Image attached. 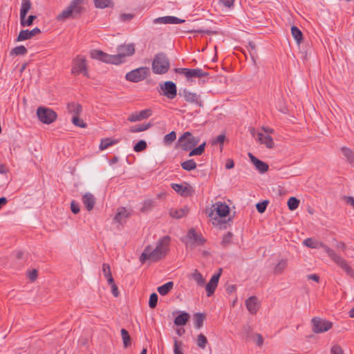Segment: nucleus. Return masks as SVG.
Segmentation results:
<instances>
[{
    "mask_svg": "<svg viewBox=\"0 0 354 354\" xmlns=\"http://www.w3.org/2000/svg\"><path fill=\"white\" fill-rule=\"evenodd\" d=\"M257 138L260 143L264 144L266 147L269 149L273 148L274 142L272 138L270 136H265L262 133H258Z\"/></svg>",
    "mask_w": 354,
    "mask_h": 354,
    "instance_id": "obj_25",
    "label": "nucleus"
},
{
    "mask_svg": "<svg viewBox=\"0 0 354 354\" xmlns=\"http://www.w3.org/2000/svg\"><path fill=\"white\" fill-rule=\"evenodd\" d=\"M341 150H342L343 155L346 158L347 161L350 164H354V153H353V151L351 149L346 147H343Z\"/></svg>",
    "mask_w": 354,
    "mask_h": 354,
    "instance_id": "obj_36",
    "label": "nucleus"
},
{
    "mask_svg": "<svg viewBox=\"0 0 354 354\" xmlns=\"http://www.w3.org/2000/svg\"><path fill=\"white\" fill-rule=\"evenodd\" d=\"M328 256L341 268L344 266L348 262L339 254H337L333 250L328 249L326 250Z\"/></svg>",
    "mask_w": 354,
    "mask_h": 354,
    "instance_id": "obj_21",
    "label": "nucleus"
},
{
    "mask_svg": "<svg viewBox=\"0 0 354 354\" xmlns=\"http://www.w3.org/2000/svg\"><path fill=\"white\" fill-rule=\"evenodd\" d=\"M288 266L287 259H281L274 268V274L279 275L283 272Z\"/></svg>",
    "mask_w": 354,
    "mask_h": 354,
    "instance_id": "obj_28",
    "label": "nucleus"
},
{
    "mask_svg": "<svg viewBox=\"0 0 354 354\" xmlns=\"http://www.w3.org/2000/svg\"><path fill=\"white\" fill-rule=\"evenodd\" d=\"M213 209L209 213V216L212 217L214 212H216V214L220 217H225L230 213V207L224 203L217 202L213 205Z\"/></svg>",
    "mask_w": 354,
    "mask_h": 354,
    "instance_id": "obj_14",
    "label": "nucleus"
},
{
    "mask_svg": "<svg viewBox=\"0 0 354 354\" xmlns=\"http://www.w3.org/2000/svg\"><path fill=\"white\" fill-rule=\"evenodd\" d=\"M28 50L24 46H19L12 48L10 51V55H24Z\"/></svg>",
    "mask_w": 354,
    "mask_h": 354,
    "instance_id": "obj_42",
    "label": "nucleus"
},
{
    "mask_svg": "<svg viewBox=\"0 0 354 354\" xmlns=\"http://www.w3.org/2000/svg\"><path fill=\"white\" fill-rule=\"evenodd\" d=\"M234 167V162L232 159H228L225 164V168L227 169H232Z\"/></svg>",
    "mask_w": 354,
    "mask_h": 354,
    "instance_id": "obj_64",
    "label": "nucleus"
},
{
    "mask_svg": "<svg viewBox=\"0 0 354 354\" xmlns=\"http://www.w3.org/2000/svg\"><path fill=\"white\" fill-rule=\"evenodd\" d=\"M225 139V134L218 135L216 138L212 140V145H216L217 144H220V145H223L224 143Z\"/></svg>",
    "mask_w": 354,
    "mask_h": 354,
    "instance_id": "obj_53",
    "label": "nucleus"
},
{
    "mask_svg": "<svg viewBox=\"0 0 354 354\" xmlns=\"http://www.w3.org/2000/svg\"><path fill=\"white\" fill-rule=\"evenodd\" d=\"M71 209L73 214H78L80 211V206L77 203H76L75 201H73L71 203Z\"/></svg>",
    "mask_w": 354,
    "mask_h": 354,
    "instance_id": "obj_57",
    "label": "nucleus"
},
{
    "mask_svg": "<svg viewBox=\"0 0 354 354\" xmlns=\"http://www.w3.org/2000/svg\"><path fill=\"white\" fill-rule=\"evenodd\" d=\"M192 279L197 283V284L200 286H203L205 283V280L203 278V275L197 270H195L192 273Z\"/></svg>",
    "mask_w": 354,
    "mask_h": 354,
    "instance_id": "obj_41",
    "label": "nucleus"
},
{
    "mask_svg": "<svg viewBox=\"0 0 354 354\" xmlns=\"http://www.w3.org/2000/svg\"><path fill=\"white\" fill-rule=\"evenodd\" d=\"M179 95H182L185 100L188 103L194 104L199 107H201L203 105L201 96L196 93L191 92L185 88L179 93Z\"/></svg>",
    "mask_w": 354,
    "mask_h": 354,
    "instance_id": "obj_12",
    "label": "nucleus"
},
{
    "mask_svg": "<svg viewBox=\"0 0 354 354\" xmlns=\"http://www.w3.org/2000/svg\"><path fill=\"white\" fill-rule=\"evenodd\" d=\"M149 68L148 67H140L127 73L125 78L131 82H138L146 79L149 75Z\"/></svg>",
    "mask_w": 354,
    "mask_h": 354,
    "instance_id": "obj_8",
    "label": "nucleus"
},
{
    "mask_svg": "<svg viewBox=\"0 0 354 354\" xmlns=\"http://www.w3.org/2000/svg\"><path fill=\"white\" fill-rule=\"evenodd\" d=\"M28 277L31 281H34L37 277V270H32V271L29 272L28 273Z\"/></svg>",
    "mask_w": 354,
    "mask_h": 354,
    "instance_id": "obj_63",
    "label": "nucleus"
},
{
    "mask_svg": "<svg viewBox=\"0 0 354 354\" xmlns=\"http://www.w3.org/2000/svg\"><path fill=\"white\" fill-rule=\"evenodd\" d=\"M39 33H41V30L39 28H35L32 30H22L19 32V34L17 38V41H21L29 39Z\"/></svg>",
    "mask_w": 354,
    "mask_h": 354,
    "instance_id": "obj_18",
    "label": "nucleus"
},
{
    "mask_svg": "<svg viewBox=\"0 0 354 354\" xmlns=\"http://www.w3.org/2000/svg\"><path fill=\"white\" fill-rule=\"evenodd\" d=\"M196 344L199 348L202 349L205 348L206 345L207 344V337L203 334L201 333L200 335H198Z\"/></svg>",
    "mask_w": 354,
    "mask_h": 354,
    "instance_id": "obj_46",
    "label": "nucleus"
},
{
    "mask_svg": "<svg viewBox=\"0 0 354 354\" xmlns=\"http://www.w3.org/2000/svg\"><path fill=\"white\" fill-rule=\"evenodd\" d=\"M158 299V297L156 292H153L152 294H151L149 300V306L151 308H154L157 306Z\"/></svg>",
    "mask_w": 354,
    "mask_h": 354,
    "instance_id": "obj_49",
    "label": "nucleus"
},
{
    "mask_svg": "<svg viewBox=\"0 0 354 354\" xmlns=\"http://www.w3.org/2000/svg\"><path fill=\"white\" fill-rule=\"evenodd\" d=\"M121 336L122 339L123 346L124 348H127L131 345V337L129 332L125 328L121 329Z\"/></svg>",
    "mask_w": 354,
    "mask_h": 354,
    "instance_id": "obj_38",
    "label": "nucleus"
},
{
    "mask_svg": "<svg viewBox=\"0 0 354 354\" xmlns=\"http://www.w3.org/2000/svg\"><path fill=\"white\" fill-rule=\"evenodd\" d=\"M84 0H72L68 6L59 13L56 19L57 21H65L67 19L79 18L84 10L82 6Z\"/></svg>",
    "mask_w": 354,
    "mask_h": 354,
    "instance_id": "obj_3",
    "label": "nucleus"
},
{
    "mask_svg": "<svg viewBox=\"0 0 354 354\" xmlns=\"http://www.w3.org/2000/svg\"><path fill=\"white\" fill-rule=\"evenodd\" d=\"M176 73L183 75L187 80H192V78H201L208 77L209 73L203 71V69L196 68H176L174 69Z\"/></svg>",
    "mask_w": 354,
    "mask_h": 354,
    "instance_id": "obj_6",
    "label": "nucleus"
},
{
    "mask_svg": "<svg viewBox=\"0 0 354 354\" xmlns=\"http://www.w3.org/2000/svg\"><path fill=\"white\" fill-rule=\"evenodd\" d=\"M220 2L227 8L233 6L234 0H220Z\"/></svg>",
    "mask_w": 354,
    "mask_h": 354,
    "instance_id": "obj_60",
    "label": "nucleus"
},
{
    "mask_svg": "<svg viewBox=\"0 0 354 354\" xmlns=\"http://www.w3.org/2000/svg\"><path fill=\"white\" fill-rule=\"evenodd\" d=\"M176 138V133L174 131H171L169 133L164 136V143L165 145H170Z\"/></svg>",
    "mask_w": 354,
    "mask_h": 354,
    "instance_id": "obj_44",
    "label": "nucleus"
},
{
    "mask_svg": "<svg viewBox=\"0 0 354 354\" xmlns=\"http://www.w3.org/2000/svg\"><path fill=\"white\" fill-rule=\"evenodd\" d=\"M181 167L184 170L190 171L195 169L197 165L193 159H190L181 162Z\"/></svg>",
    "mask_w": 354,
    "mask_h": 354,
    "instance_id": "obj_37",
    "label": "nucleus"
},
{
    "mask_svg": "<svg viewBox=\"0 0 354 354\" xmlns=\"http://www.w3.org/2000/svg\"><path fill=\"white\" fill-rule=\"evenodd\" d=\"M151 204H152V201H145L143 204L142 207L141 208V211L145 212V211L149 209L151 207Z\"/></svg>",
    "mask_w": 354,
    "mask_h": 354,
    "instance_id": "obj_61",
    "label": "nucleus"
},
{
    "mask_svg": "<svg viewBox=\"0 0 354 354\" xmlns=\"http://www.w3.org/2000/svg\"><path fill=\"white\" fill-rule=\"evenodd\" d=\"M256 344L258 346H261L263 344V336L260 333L254 334Z\"/></svg>",
    "mask_w": 354,
    "mask_h": 354,
    "instance_id": "obj_58",
    "label": "nucleus"
},
{
    "mask_svg": "<svg viewBox=\"0 0 354 354\" xmlns=\"http://www.w3.org/2000/svg\"><path fill=\"white\" fill-rule=\"evenodd\" d=\"M311 323L313 326L312 330L317 334L326 332L333 326L331 322L317 317H313L311 320Z\"/></svg>",
    "mask_w": 354,
    "mask_h": 354,
    "instance_id": "obj_11",
    "label": "nucleus"
},
{
    "mask_svg": "<svg viewBox=\"0 0 354 354\" xmlns=\"http://www.w3.org/2000/svg\"><path fill=\"white\" fill-rule=\"evenodd\" d=\"M299 200L297 198L290 197L287 203L288 209L291 211L295 210L299 207Z\"/></svg>",
    "mask_w": 354,
    "mask_h": 354,
    "instance_id": "obj_43",
    "label": "nucleus"
},
{
    "mask_svg": "<svg viewBox=\"0 0 354 354\" xmlns=\"http://www.w3.org/2000/svg\"><path fill=\"white\" fill-rule=\"evenodd\" d=\"M190 152L189 153V156H201L202 153L199 151L197 147H194L191 150H189Z\"/></svg>",
    "mask_w": 354,
    "mask_h": 354,
    "instance_id": "obj_62",
    "label": "nucleus"
},
{
    "mask_svg": "<svg viewBox=\"0 0 354 354\" xmlns=\"http://www.w3.org/2000/svg\"><path fill=\"white\" fill-rule=\"evenodd\" d=\"M345 272L346 274L352 277V278H354V270L353 269L348 265V263H347L346 264L344 265V267H342V268Z\"/></svg>",
    "mask_w": 354,
    "mask_h": 354,
    "instance_id": "obj_55",
    "label": "nucleus"
},
{
    "mask_svg": "<svg viewBox=\"0 0 354 354\" xmlns=\"http://www.w3.org/2000/svg\"><path fill=\"white\" fill-rule=\"evenodd\" d=\"M152 115V111L149 109L142 110L140 112L132 113L128 118V120L131 122L140 121L147 119Z\"/></svg>",
    "mask_w": 354,
    "mask_h": 354,
    "instance_id": "obj_16",
    "label": "nucleus"
},
{
    "mask_svg": "<svg viewBox=\"0 0 354 354\" xmlns=\"http://www.w3.org/2000/svg\"><path fill=\"white\" fill-rule=\"evenodd\" d=\"M291 33L297 43L299 44L303 40L302 32L295 26L291 27Z\"/></svg>",
    "mask_w": 354,
    "mask_h": 354,
    "instance_id": "obj_35",
    "label": "nucleus"
},
{
    "mask_svg": "<svg viewBox=\"0 0 354 354\" xmlns=\"http://www.w3.org/2000/svg\"><path fill=\"white\" fill-rule=\"evenodd\" d=\"M174 287V282L173 281H169L158 288V292L161 295H167L171 290Z\"/></svg>",
    "mask_w": 354,
    "mask_h": 354,
    "instance_id": "obj_30",
    "label": "nucleus"
},
{
    "mask_svg": "<svg viewBox=\"0 0 354 354\" xmlns=\"http://www.w3.org/2000/svg\"><path fill=\"white\" fill-rule=\"evenodd\" d=\"M330 354H344V351L340 346L335 344L331 347Z\"/></svg>",
    "mask_w": 354,
    "mask_h": 354,
    "instance_id": "obj_56",
    "label": "nucleus"
},
{
    "mask_svg": "<svg viewBox=\"0 0 354 354\" xmlns=\"http://www.w3.org/2000/svg\"><path fill=\"white\" fill-rule=\"evenodd\" d=\"M200 142L199 137L194 136L189 131L184 132L178 138V147L185 151L195 147Z\"/></svg>",
    "mask_w": 354,
    "mask_h": 354,
    "instance_id": "obj_5",
    "label": "nucleus"
},
{
    "mask_svg": "<svg viewBox=\"0 0 354 354\" xmlns=\"http://www.w3.org/2000/svg\"><path fill=\"white\" fill-rule=\"evenodd\" d=\"M82 203L88 211H91L95 203V198L92 194L86 193L82 196Z\"/></svg>",
    "mask_w": 354,
    "mask_h": 354,
    "instance_id": "obj_23",
    "label": "nucleus"
},
{
    "mask_svg": "<svg viewBox=\"0 0 354 354\" xmlns=\"http://www.w3.org/2000/svg\"><path fill=\"white\" fill-rule=\"evenodd\" d=\"M221 274V269H220L218 273L214 274L211 277L209 281L207 283V285L205 286V289L207 291V297H210L214 294V292L218 286Z\"/></svg>",
    "mask_w": 354,
    "mask_h": 354,
    "instance_id": "obj_15",
    "label": "nucleus"
},
{
    "mask_svg": "<svg viewBox=\"0 0 354 354\" xmlns=\"http://www.w3.org/2000/svg\"><path fill=\"white\" fill-rule=\"evenodd\" d=\"M152 126L151 122H148L146 124H140L135 126H132L129 131L131 133H138L147 130Z\"/></svg>",
    "mask_w": 354,
    "mask_h": 354,
    "instance_id": "obj_32",
    "label": "nucleus"
},
{
    "mask_svg": "<svg viewBox=\"0 0 354 354\" xmlns=\"http://www.w3.org/2000/svg\"><path fill=\"white\" fill-rule=\"evenodd\" d=\"M170 241V236H165L159 239L156 247L153 250L150 245L147 246L140 256V262L143 263L147 259L156 262L165 258L169 251Z\"/></svg>",
    "mask_w": 354,
    "mask_h": 354,
    "instance_id": "obj_2",
    "label": "nucleus"
},
{
    "mask_svg": "<svg viewBox=\"0 0 354 354\" xmlns=\"http://www.w3.org/2000/svg\"><path fill=\"white\" fill-rule=\"evenodd\" d=\"M205 319V314L197 313L194 315V326L196 328L199 329L203 326V322Z\"/></svg>",
    "mask_w": 354,
    "mask_h": 354,
    "instance_id": "obj_29",
    "label": "nucleus"
},
{
    "mask_svg": "<svg viewBox=\"0 0 354 354\" xmlns=\"http://www.w3.org/2000/svg\"><path fill=\"white\" fill-rule=\"evenodd\" d=\"M102 272H103V274L105 278L109 277L112 275L109 264H108V263L102 264Z\"/></svg>",
    "mask_w": 354,
    "mask_h": 354,
    "instance_id": "obj_54",
    "label": "nucleus"
},
{
    "mask_svg": "<svg viewBox=\"0 0 354 354\" xmlns=\"http://www.w3.org/2000/svg\"><path fill=\"white\" fill-rule=\"evenodd\" d=\"M26 17V16L20 17V24L22 27L32 26L34 20L37 18L35 15H30L27 19Z\"/></svg>",
    "mask_w": 354,
    "mask_h": 354,
    "instance_id": "obj_40",
    "label": "nucleus"
},
{
    "mask_svg": "<svg viewBox=\"0 0 354 354\" xmlns=\"http://www.w3.org/2000/svg\"><path fill=\"white\" fill-rule=\"evenodd\" d=\"M95 6L98 8H105L112 6L111 0H93Z\"/></svg>",
    "mask_w": 354,
    "mask_h": 354,
    "instance_id": "obj_45",
    "label": "nucleus"
},
{
    "mask_svg": "<svg viewBox=\"0 0 354 354\" xmlns=\"http://www.w3.org/2000/svg\"><path fill=\"white\" fill-rule=\"evenodd\" d=\"M82 73L86 77H88L86 59L82 55H77L72 62L71 73L74 75Z\"/></svg>",
    "mask_w": 354,
    "mask_h": 354,
    "instance_id": "obj_7",
    "label": "nucleus"
},
{
    "mask_svg": "<svg viewBox=\"0 0 354 354\" xmlns=\"http://www.w3.org/2000/svg\"><path fill=\"white\" fill-rule=\"evenodd\" d=\"M118 142V140H112V139L108 138L102 139L100 147H99L100 149L102 151L104 150V149H107L109 147L112 146L115 144H117Z\"/></svg>",
    "mask_w": 354,
    "mask_h": 354,
    "instance_id": "obj_39",
    "label": "nucleus"
},
{
    "mask_svg": "<svg viewBox=\"0 0 354 354\" xmlns=\"http://www.w3.org/2000/svg\"><path fill=\"white\" fill-rule=\"evenodd\" d=\"M303 243L304 245H306L308 248H322L324 252L326 253V250L328 249H330L328 246H327L326 244L319 242L313 238H307L305 240H304Z\"/></svg>",
    "mask_w": 354,
    "mask_h": 354,
    "instance_id": "obj_19",
    "label": "nucleus"
},
{
    "mask_svg": "<svg viewBox=\"0 0 354 354\" xmlns=\"http://www.w3.org/2000/svg\"><path fill=\"white\" fill-rule=\"evenodd\" d=\"M249 157L250 158L251 162L253 163V165L255 166L256 169L260 172V173H264L267 171L269 169L268 165L258 159L255 156H254L251 153H248Z\"/></svg>",
    "mask_w": 354,
    "mask_h": 354,
    "instance_id": "obj_20",
    "label": "nucleus"
},
{
    "mask_svg": "<svg viewBox=\"0 0 354 354\" xmlns=\"http://www.w3.org/2000/svg\"><path fill=\"white\" fill-rule=\"evenodd\" d=\"M183 344L181 341H178L176 338H174V354H184L183 351Z\"/></svg>",
    "mask_w": 354,
    "mask_h": 354,
    "instance_id": "obj_47",
    "label": "nucleus"
},
{
    "mask_svg": "<svg viewBox=\"0 0 354 354\" xmlns=\"http://www.w3.org/2000/svg\"><path fill=\"white\" fill-rule=\"evenodd\" d=\"M67 111L68 113H73L74 115H77L82 111V106L80 104L70 102L67 104Z\"/></svg>",
    "mask_w": 354,
    "mask_h": 354,
    "instance_id": "obj_33",
    "label": "nucleus"
},
{
    "mask_svg": "<svg viewBox=\"0 0 354 354\" xmlns=\"http://www.w3.org/2000/svg\"><path fill=\"white\" fill-rule=\"evenodd\" d=\"M129 214V212L124 207H122L118 212L113 219L115 222L121 223L123 219L127 218Z\"/></svg>",
    "mask_w": 354,
    "mask_h": 354,
    "instance_id": "obj_31",
    "label": "nucleus"
},
{
    "mask_svg": "<svg viewBox=\"0 0 354 354\" xmlns=\"http://www.w3.org/2000/svg\"><path fill=\"white\" fill-rule=\"evenodd\" d=\"M268 205V201H263L261 203H258L256 205V208H257L258 212H259L261 214L263 213L266 211Z\"/></svg>",
    "mask_w": 354,
    "mask_h": 354,
    "instance_id": "obj_51",
    "label": "nucleus"
},
{
    "mask_svg": "<svg viewBox=\"0 0 354 354\" xmlns=\"http://www.w3.org/2000/svg\"><path fill=\"white\" fill-rule=\"evenodd\" d=\"M232 233L227 232L223 237L221 241V244L223 246H226L232 242Z\"/></svg>",
    "mask_w": 354,
    "mask_h": 354,
    "instance_id": "obj_52",
    "label": "nucleus"
},
{
    "mask_svg": "<svg viewBox=\"0 0 354 354\" xmlns=\"http://www.w3.org/2000/svg\"><path fill=\"white\" fill-rule=\"evenodd\" d=\"M117 50V55H109L100 50H93L91 53V57L104 63L120 64L125 62L127 57L132 56L135 53V45L133 44L120 45Z\"/></svg>",
    "mask_w": 354,
    "mask_h": 354,
    "instance_id": "obj_1",
    "label": "nucleus"
},
{
    "mask_svg": "<svg viewBox=\"0 0 354 354\" xmlns=\"http://www.w3.org/2000/svg\"><path fill=\"white\" fill-rule=\"evenodd\" d=\"M147 147V142L145 140L138 141L133 147V150L136 152H141L146 149Z\"/></svg>",
    "mask_w": 354,
    "mask_h": 354,
    "instance_id": "obj_48",
    "label": "nucleus"
},
{
    "mask_svg": "<svg viewBox=\"0 0 354 354\" xmlns=\"http://www.w3.org/2000/svg\"><path fill=\"white\" fill-rule=\"evenodd\" d=\"M188 212H189V209L187 207L185 206L179 209H171L169 210V215L172 218L178 219V218H181L185 216L187 214Z\"/></svg>",
    "mask_w": 354,
    "mask_h": 354,
    "instance_id": "obj_26",
    "label": "nucleus"
},
{
    "mask_svg": "<svg viewBox=\"0 0 354 354\" xmlns=\"http://www.w3.org/2000/svg\"><path fill=\"white\" fill-rule=\"evenodd\" d=\"M187 237L193 241V243L198 245H202L205 243V239L201 235L197 234L196 230L193 228L190 229L187 232Z\"/></svg>",
    "mask_w": 354,
    "mask_h": 354,
    "instance_id": "obj_24",
    "label": "nucleus"
},
{
    "mask_svg": "<svg viewBox=\"0 0 354 354\" xmlns=\"http://www.w3.org/2000/svg\"><path fill=\"white\" fill-rule=\"evenodd\" d=\"M189 318V315L187 313L182 312L174 319V324L176 326H185Z\"/></svg>",
    "mask_w": 354,
    "mask_h": 354,
    "instance_id": "obj_27",
    "label": "nucleus"
},
{
    "mask_svg": "<svg viewBox=\"0 0 354 354\" xmlns=\"http://www.w3.org/2000/svg\"><path fill=\"white\" fill-rule=\"evenodd\" d=\"M39 120L44 124H49L55 122L57 118V113L52 109L40 106L37 110Z\"/></svg>",
    "mask_w": 354,
    "mask_h": 354,
    "instance_id": "obj_10",
    "label": "nucleus"
},
{
    "mask_svg": "<svg viewBox=\"0 0 354 354\" xmlns=\"http://www.w3.org/2000/svg\"><path fill=\"white\" fill-rule=\"evenodd\" d=\"M170 62L165 53H158L154 55L152 61L151 69L153 73L163 75L168 72Z\"/></svg>",
    "mask_w": 354,
    "mask_h": 354,
    "instance_id": "obj_4",
    "label": "nucleus"
},
{
    "mask_svg": "<svg viewBox=\"0 0 354 354\" xmlns=\"http://www.w3.org/2000/svg\"><path fill=\"white\" fill-rule=\"evenodd\" d=\"M32 3L30 0H22L20 9V17L26 16L31 8Z\"/></svg>",
    "mask_w": 354,
    "mask_h": 354,
    "instance_id": "obj_34",
    "label": "nucleus"
},
{
    "mask_svg": "<svg viewBox=\"0 0 354 354\" xmlns=\"http://www.w3.org/2000/svg\"><path fill=\"white\" fill-rule=\"evenodd\" d=\"M72 122L74 125L82 128H84L86 126V124L79 118V115L73 116Z\"/></svg>",
    "mask_w": 354,
    "mask_h": 354,
    "instance_id": "obj_50",
    "label": "nucleus"
},
{
    "mask_svg": "<svg viewBox=\"0 0 354 354\" xmlns=\"http://www.w3.org/2000/svg\"><path fill=\"white\" fill-rule=\"evenodd\" d=\"M171 188L181 196L187 197L191 196L194 193V189L191 185L186 183L185 185L177 183H172Z\"/></svg>",
    "mask_w": 354,
    "mask_h": 354,
    "instance_id": "obj_13",
    "label": "nucleus"
},
{
    "mask_svg": "<svg viewBox=\"0 0 354 354\" xmlns=\"http://www.w3.org/2000/svg\"><path fill=\"white\" fill-rule=\"evenodd\" d=\"M133 17L134 15L133 14L124 13L120 15V19L122 21H127L131 20L133 18Z\"/></svg>",
    "mask_w": 354,
    "mask_h": 354,
    "instance_id": "obj_59",
    "label": "nucleus"
},
{
    "mask_svg": "<svg viewBox=\"0 0 354 354\" xmlns=\"http://www.w3.org/2000/svg\"><path fill=\"white\" fill-rule=\"evenodd\" d=\"M158 89L160 95L165 96L169 100L174 99L177 95V86L171 81L160 83Z\"/></svg>",
    "mask_w": 354,
    "mask_h": 354,
    "instance_id": "obj_9",
    "label": "nucleus"
},
{
    "mask_svg": "<svg viewBox=\"0 0 354 354\" xmlns=\"http://www.w3.org/2000/svg\"><path fill=\"white\" fill-rule=\"evenodd\" d=\"M245 306L251 314H256L259 310L258 299L257 297L252 296L245 300Z\"/></svg>",
    "mask_w": 354,
    "mask_h": 354,
    "instance_id": "obj_22",
    "label": "nucleus"
},
{
    "mask_svg": "<svg viewBox=\"0 0 354 354\" xmlns=\"http://www.w3.org/2000/svg\"><path fill=\"white\" fill-rule=\"evenodd\" d=\"M185 21L174 16H165L160 17L153 20L154 24H179L184 23Z\"/></svg>",
    "mask_w": 354,
    "mask_h": 354,
    "instance_id": "obj_17",
    "label": "nucleus"
}]
</instances>
